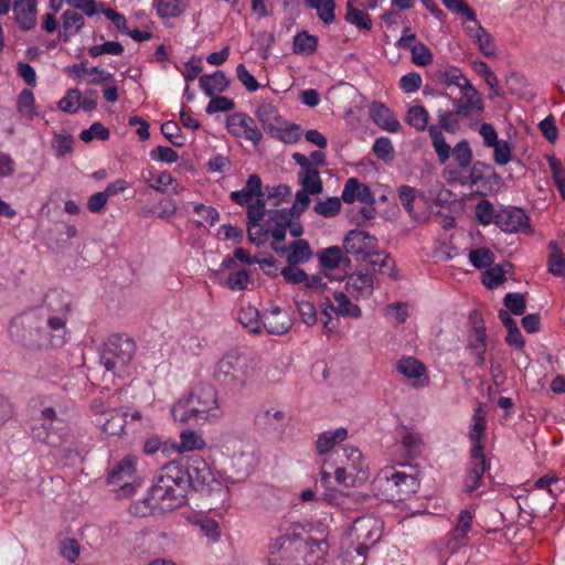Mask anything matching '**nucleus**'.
<instances>
[{
  "mask_svg": "<svg viewBox=\"0 0 565 565\" xmlns=\"http://www.w3.org/2000/svg\"><path fill=\"white\" fill-rule=\"evenodd\" d=\"M136 458L125 457L108 473V482L118 486L124 494H130L135 490Z\"/></svg>",
  "mask_w": 565,
  "mask_h": 565,
  "instance_id": "obj_17",
  "label": "nucleus"
},
{
  "mask_svg": "<svg viewBox=\"0 0 565 565\" xmlns=\"http://www.w3.org/2000/svg\"><path fill=\"white\" fill-rule=\"evenodd\" d=\"M470 466L463 482V491L471 493L480 486L484 472L489 469V463L483 452L471 451Z\"/></svg>",
  "mask_w": 565,
  "mask_h": 565,
  "instance_id": "obj_19",
  "label": "nucleus"
},
{
  "mask_svg": "<svg viewBox=\"0 0 565 565\" xmlns=\"http://www.w3.org/2000/svg\"><path fill=\"white\" fill-rule=\"evenodd\" d=\"M341 457L345 458L344 467H349L352 471L356 472V476L360 477V481L367 478L366 466L362 452L358 448L352 446L344 447Z\"/></svg>",
  "mask_w": 565,
  "mask_h": 565,
  "instance_id": "obj_35",
  "label": "nucleus"
},
{
  "mask_svg": "<svg viewBox=\"0 0 565 565\" xmlns=\"http://www.w3.org/2000/svg\"><path fill=\"white\" fill-rule=\"evenodd\" d=\"M311 524L290 523L269 546V565H322L328 544L311 536Z\"/></svg>",
  "mask_w": 565,
  "mask_h": 565,
  "instance_id": "obj_1",
  "label": "nucleus"
},
{
  "mask_svg": "<svg viewBox=\"0 0 565 565\" xmlns=\"http://www.w3.org/2000/svg\"><path fill=\"white\" fill-rule=\"evenodd\" d=\"M256 363L249 356L228 352L217 361L214 367L215 381L233 393L242 392L254 376Z\"/></svg>",
  "mask_w": 565,
  "mask_h": 565,
  "instance_id": "obj_5",
  "label": "nucleus"
},
{
  "mask_svg": "<svg viewBox=\"0 0 565 565\" xmlns=\"http://www.w3.org/2000/svg\"><path fill=\"white\" fill-rule=\"evenodd\" d=\"M494 254L487 247L471 249L469 260L473 267L481 269L487 268L494 262Z\"/></svg>",
  "mask_w": 565,
  "mask_h": 565,
  "instance_id": "obj_56",
  "label": "nucleus"
},
{
  "mask_svg": "<svg viewBox=\"0 0 565 565\" xmlns=\"http://www.w3.org/2000/svg\"><path fill=\"white\" fill-rule=\"evenodd\" d=\"M450 156L454 157L459 168H468L472 161V150L468 140L459 141L452 150L450 149Z\"/></svg>",
  "mask_w": 565,
  "mask_h": 565,
  "instance_id": "obj_54",
  "label": "nucleus"
},
{
  "mask_svg": "<svg viewBox=\"0 0 565 565\" xmlns=\"http://www.w3.org/2000/svg\"><path fill=\"white\" fill-rule=\"evenodd\" d=\"M162 135L174 146V147H183L184 146V137L181 134V129L177 121L168 120L161 125Z\"/></svg>",
  "mask_w": 565,
  "mask_h": 565,
  "instance_id": "obj_58",
  "label": "nucleus"
},
{
  "mask_svg": "<svg viewBox=\"0 0 565 565\" xmlns=\"http://www.w3.org/2000/svg\"><path fill=\"white\" fill-rule=\"evenodd\" d=\"M257 426L267 434L280 435L288 422L282 411L265 409L256 415Z\"/></svg>",
  "mask_w": 565,
  "mask_h": 565,
  "instance_id": "obj_25",
  "label": "nucleus"
},
{
  "mask_svg": "<svg viewBox=\"0 0 565 565\" xmlns=\"http://www.w3.org/2000/svg\"><path fill=\"white\" fill-rule=\"evenodd\" d=\"M60 554L71 563H74L81 553V545L76 539L66 537L60 541Z\"/></svg>",
  "mask_w": 565,
  "mask_h": 565,
  "instance_id": "obj_61",
  "label": "nucleus"
},
{
  "mask_svg": "<svg viewBox=\"0 0 565 565\" xmlns=\"http://www.w3.org/2000/svg\"><path fill=\"white\" fill-rule=\"evenodd\" d=\"M345 21L359 29L371 30L372 20L370 14L355 8L351 1L347 2Z\"/></svg>",
  "mask_w": 565,
  "mask_h": 565,
  "instance_id": "obj_49",
  "label": "nucleus"
},
{
  "mask_svg": "<svg viewBox=\"0 0 565 565\" xmlns=\"http://www.w3.org/2000/svg\"><path fill=\"white\" fill-rule=\"evenodd\" d=\"M319 265L323 269H343L345 273L351 268V259L339 246H330L317 253Z\"/></svg>",
  "mask_w": 565,
  "mask_h": 565,
  "instance_id": "obj_21",
  "label": "nucleus"
},
{
  "mask_svg": "<svg viewBox=\"0 0 565 565\" xmlns=\"http://www.w3.org/2000/svg\"><path fill=\"white\" fill-rule=\"evenodd\" d=\"M475 514L470 509L459 512L455 527L446 536V546L455 553L468 544V534L472 529Z\"/></svg>",
  "mask_w": 565,
  "mask_h": 565,
  "instance_id": "obj_16",
  "label": "nucleus"
},
{
  "mask_svg": "<svg viewBox=\"0 0 565 565\" xmlns=\"http://www.w3.org/2000/svg\"><path fill=\"white\" fill-rule=\"evenodd\" d=\"M17 108H18V111L23 117L32 118L35 115V111H34V95H33V93L31 90L23 89L19 94L18 100H17Z\"/></svg>",
  "mask_w": 565,
  "mask_h": 565,
  "instance_id": "obj_64",
  "label": "nucleus"
},
{
  "mask_svg": "<svg viewBox=\"0 0 565 565\" xmlns=\"http://www.w3.org/2000/svg\"><path fill=\"white\" fill-rule=\"evenodd\" d=\"M377 239L367 232L351 230L343 239L345 254H351L363 259L375 254Z\"/></svg>",
  "mask_w": 565,
  "mask_h": 565,
  "instance_id": "obj_13",
  "label": "nucleus"
},
{
  "mask_svg": "<svg viewBox=\"0 0 565 565\" xmlns=\"http://www.w3.org/2000/svg\"><path fill=\"white\" fill-rule=\"evenodd\" d=\"M374 482L379 489L384 490L386 499L390 501L404 500L405 497L416 491L418 484L414 476L393 469L383 470Z\"/></svg>",
  "mask_w": 565,
  "mask_h": 565,
  "instance_id": "obj_10",
  "label": "nucleus"
},
{
  "mask_svg": "<svg viewBox=\"0 0 565 565\" xmlns=\"http://www.w3.org/2000/svg\"><path fill=\"white\" fill-rule=\"evenodd\" d=\"M475 39L478 43L480 52L487 56L492 57L495 56L497 47L493 41V38L489 32H487L477 20L476 23V35Z\"/></svg>",
  "mask_w": 565,
  "mask_h": 565,
  "instance_id": "obj_51",
  "label": "nucleus"
},
{
  "mask_svg": "<svg viewBox=\"0 0 565 565\" xmlns=\"http://www.w3.org/2000/svg\"><path fill=\"white\" fill-rule=\"evenodd\" d=\"M262 327H264L269 334H284L289 331L291 322L286 312L279 307H274L271 310L262 315Z\"/></svg>",
  "mask_w": 565,
  "mask_h": 565,
  "instance_id": "obj_27",
  "label": "nucleus"
},
{
  "mask_svg": "<svg viewBox=\"0 0 565 565\" xmlns=\"http://www.w3.org/2000/svg\"><path fill=\"white\" fill-rule=\"evenodd\" d=\"M486 427L484 417L480 414V411L476 412L472 416V425L469 433V437L472 441L471 451H476L478 448V452H483L482 438Z\"/></svg>",
  "mask_w": 565,
  "mask_h": 565,
  "instance_id": "obj_43",
  "label": "nucleus"
},
{
  "mask_svg": "<svg viewBox=\"0 0 565 565\" xmlns=\"http://www.w3.org/2000/svg\"><path fill=\"white\" fill-rule=\"evenodd\" d=\"M238 320L253 333H259L262 331V316L255 307L248 306L241 309Z\"/></svg>",
  "mask_w": 565,
  "mask_h": 565,
  "instance_id": "obj_50",
  "label": "nucleus"
},
{
  "mask_svg": "<svg viewBox=\"0 0 565 565\" xmlns=\"http://www.w3.org/2000/svg\"><path fill=\"white\" fill-rule=\"evenodd\" d=\"M253 455L250 452L235 454L231 458V467L235 472L236 480L245 479L253 470Z\"/></svg>",
  "mask_w": 565,
  "mask_h": 565,
  "instance_id": "obj_42",
  "label": "nucleus"
},
{
  "mask_svg": "<svg viewBox=\"0 0 565 565\" xmlns=\"http://www.w3.org/2000/svg\"><path fill=\"white\" fill-rule=\"evenodd\" d=\"M12 10L15 22L23 31L32 30L36 24L38 1L13 0Z\"/></svg>",
  "mask_w": 565,
  "mask_h": 565,
  "instance_id": "obj_23",
  "label": "nucleus"
},
{
  "mask_svg": "<svg viewBox=\"0 0 565 565\" xmlns=\"http://www.w3.org/2000/svg\"><path fill=\"white\" fill-rule=\"evenodd\" d=\"M171 414L174 420L181 423L204 424L221 419L223 411L215 387L210 384H199L186 397L173 405Z\"/></svg>",
  "mask_w": 565,
  "mask_h": 565,
  "instance_id": "obj_4",
  "label": "nucleus"
},
{
  "mask_svg": "<svg viewBox=\"0 0 565 565\" xmlns=\"http://www.w3.org/2000/svg\"><path fill=\"white\" fill-rule=\"evenodd\" d=\"M552 253L548 257V270L555 276L565 275V255L558 250V245L555 241L548 243Z\"/></svg>",
  "mask_w": 565,
  "mask_h": 565,
  "instance_id": "obj_53",
  "label": "nucleus"
},
{
  "mask_svg": "<svg viewBox=\"0 0 565 565\" xmlns=\"http://www.w3.org/2000/svg\"><path fill=\"white\" fill-rule=\"evenodd\" d=\"M30 435L38 443L61 449L66 458L81 456L77 438L70 435L66 420L52 406L41 407L39 415L33 418Z\"/></svg>",
  "mask_w": 565,
  "mask_h": 565,
  "instance_id": "obj_3",
  "label": "nucleus"
},
{
  "mask_svg": "<svg viewBox=\"0 0 565 565\" xmlns=\"http://www.w3.org/2000/svg\"><path fill=\"white\" fill-rule=\"evenodd\" d=\"M443 4L451 12L466 17L467 20L477 23L476 12L465 0H441Z\"/></svg>",
  "mask_w": 565,
  "mask_h": 565,
  "instance_id": "obj_59",
  "label": "nucleus"
},
{
  "mask_svg": "<svg viewBox=\"0 0 565 565\" xmlns=\"http://www.w3.org/2000/svg\"><path fill=\"white\" fill-rule=\"evenodd\" d=\"M292 160L300 167L298 172L299 184L312 195L320 194L323 191V184L319 170L312 167V162L309 161L308 157L300 152H295Z\"/></svg>",
  "mask_w": 565,
  "mask_h": 565,
  "instance_id": "obj_15",
  "label": "nucleus"
},
{
  "mask_svg": "<svg viewBox=\"0 0 565 565\" xmlns=\"http://www.w3.org/2000/svg\"><path fill=\"white\" fill-rule=\"evenodd\" d=\"M318 46V38L306 31L299 32L292 42V52L295 54H312Z\"/></svg>",
  "mask_w": 565,
  "mask_h": 565,
  "instance_id": "obj_47",
  "label": "nucleus"
},
{
  "mask_svg": "<svg viewBox=\"0 0 565 565\" xmlns=\"http://www.w3.org/2000/svg\"><path fill=\"white\" fill-rule=\"evenodd\" d=\"M511 268L512 264L509 262L494 266L490 265L483 274V284L490 289L497 288L505 280V274Z\"/></svg>",
  "mask_w": 565,
  "mask_h": 565,
  "instance_id": "obj_40",
  "label": "nucleus"
},
{
  "mask_svg": "<svg viewBox=\"0 0 565 565\" xmlns=\"http://www.w3.org/2000/svg\"><path fill=\"white\" fill-rule=\"evenodd\" d=\"M62 29L58 33V39L66 43L70 39L78 32L85 24V19L82 13L74 10H66L62 17Z\"/></svg>",
  "mask_w": 565,
  "mask_h": 565,
  "instance_id": "obj_30",
  "label": "nucleus"
},
{
  "mask_svg": "<svg viewBox=\"0 0 565 565\" xmlns=\"http://www.w3.org/2000/svg\"><path fill=\"white\" fill-rule=\"evenodd\" d=\"M333 298L338 303L337 313L343 317H353L355 319L362 316L360 307L348 298L342 291H335Z\"/></svg>",
  "mask_w": 565,
  "mask_h": 565,
  "instance_id": "obj_52",
  "label": "nucleus"
},
{
  "mask_svg": "<svg viewBox=\"0 0 565 565\" xmlns=\"http://www.w3.org/2000/svg\"><path fill=\"white\" fill-rule=\"evenodd\" d=\"M348 437V430L340 427L333 431H323L318 436L316 448L319 455L329 452L334 445L343 441Z\"/></svg>",
  "mask_w": 565,
  "mask_h": 565,
  "instance_id": "obj_39",
  "label": "nucleus"
},
{
  "mask_svg": "<svg viewBox=\"0 0 565 565\" xmlns=\"http://www.w3.org/2000/svg\"><path fill=\"white\" fill-rule=\"evenodd\" d=\"M128 412L121 407H114L108 415L103 418H98L97 423L102 427V430L108 436H121L124 428L127 425Z\"/></svg>",
  "mask_w": 565,
  "mask_h": 565,
  "instance_id": "obj_29",
  "label": "nucleus"
},
{
  "mask_svg": "<svg viewBox=\"0 0 565 565\" xmlns=\"http://www.w3.org/2000/svg\"><path fill=\"white\" fill-rule=\"evenodd\" d=\"M341 201L337 196L328 198L324 201H319L315 204L313 211L323 217L330 218L340 213Z\"/></svg>",
  "mask_w": 565,
  "mask_h": 565,
  "instance_id": "obj_55",
  "label": "nucleus"
},
{
  "mask_svg": "<svg viewBox=\"0 0 565 565\" xmlns=\"http://www.w3.org/2000/svg\"><path fill=\"white\" fill-rule=\"evenodd\" d=\"M184 478L186 479L188 491H212L215 486L221 483L215 479L206 461L200 456L189 459H180Z\"/></svg>",
  "mask_w": 565,
  "mask_h": 565,
  "instance_id": "obj_11",
  "label": "nucleus"
},
{
  "mask_svg": "<svg viewBox=\"0 0 565 565\" xmlns=\"http://www.w3.org/2000/svg\"><path fill=\"white\" fill-rule=\"evenodd\" d=\"M256 117L262 122L265 131L269 135L279 124L285 120L279 115L278 109L271 103H262L257 106Z\"/></svg>",
  "mask_w": 565,
  "mask_h": 565,
  "instance_id": "obj_32",
  "label": "nucleus"
},
{
  "mask_svg": "<svg viewBox=\"0 0 565 565\" xmlns=\"http://www.w3.org/2000/svg\"><path fill=\"white\" fill-rule=\"evenodd\" d=\"M323 498L326 502L330 504L343 507L345 509H355V507L365 503L370 499V495L363 492L345 493L330 487L329 489H326Z\"/></svg>",
  "mask_w": 565,
  "mask_h": 565,
  "instance_id": "obj_24",
  "label": "nucleus"
},
{
  "mask_svg": "<svg viewBox=\"0 0 565 565\" xmlns=\"http://www.w3.org/2000/svg\"><path fill=\"white\" fill-rule=\"evenodd\" d=\"M434 81L437 84L444 85L446 87L457 86L460 90L471 85L469 79L465 77L461 71L454 66L436 71L434 74Z\"/></svg>",
  "mask_w": 565,
  "mask_h": 565,
  "instance_id": "obj_31",
  "label": "nucleus"
},
{
  "mask_svg": "<svg viewBox=\"0 0 565 565\" xmlns=\"http://www.w3.org/2000/svg\"><path fill=\"white\" fill-rule=\"evenodd\" d=\"M371 119L383 130L388 132L398 131L401 125L396 119L392 110L386 107L383 103L374 102L370 106L369 110Z\"/></svg>",
  "mask_w": 565,
  "mask_h": 565,
  "instance_id": "obj_28",
  "label": "nucleus"
},
{
  "mask_svg": "<svg viewBox=\"0 0 565 565\" xmlns=\"http://www.w3.org/2000/svg\"><path fill=\"white\" fill-rule=\"evenodd\" d=\"M40 307L14 318L9 332L13 339L31 349H42L43 338L39 334L41 326Z\"/></svg>",
  "mask_w": 565,
  "mask_h": 565,
  "instance_id": "obj_8",
  "label": "nucleus"
},
{
  "mask_svg": "<svg viewBox=\"0 0 565 565\" xmlns=\"http://www.w3.org/2000/svg\"><path fill=\"white\" fill-rule=\"evenodd\" d=\"M68 303H63L58 309L53 307V297H49L40 307L41 326L39 334L44 339L43 348L62 347L65 342L66 320Z\"/></svg>",
  "mask_w": 565,
  "mask_h": 565,
  "instance_id": "obj_6",
  "label": "nucleus"
},
{
  "mask_svg": "<svg viewBox=\"0 0 565 565\" xmlns=\"http://www.w3.org/2000/svg\"><path fill=\"white\" fill-rule=\"evenodd\" d=\"M437 115L439 124L429 126L428 132L438 160L444 164L450 158V146L446 142L441 130L456 134L460 129L459 118L461 116L457 114V109L447 110L441 108L438 109Z\"/></svg>",
  "mask_w": 565,
  "mask_h": 565,
  "instance_id": "obj_9",
  "label": "nucleus"
},
{
  "mask_svg": "<svg viewBox=\"0 0 565 565\" xmlns=\"http://www.w3.org/2000/svg\"><path fill=\"white\" fill-rule=\"evenodd\" d=\"M153 8L161 18H177L185 10L183 0H153Z\"/></svg>",
  "mask_w": 565,
  "mask_h": 565,
  "instance_id": "obj_44",
  "label": "nucleus"
},
{
  "mask_svg": "<svg viewBox=\"0 0 565 565\" xmlns=\"http://www.w3.org/2000/svg\"><path fill=\"white\" fill-rule=\"evenodd\" d=\"M375 258H371L369 260L370 273L373 274H382L387 275L391 279L396 280L398 278V274L396 270L395 262L391 258L390 255H381L379 253L373 254Z\"/></svg>",
  "mask_w": 565,
  "mask_h": 565,
  "instance_id": "obj_36",
  "label": "nucleus"
},
{
  "mask_svg": "<svg viewBox=\"0 0 565 565\" xmlns=\"http://www.w3.org/2000/svg\"><path fill=\"white\" fill-rule=\"evenodd\" d=\"M397 371L408 379H419L426 372V366L416 358L404 356L397 362Z\"/></svg>",
  "mask_w": 565,
  "mask_h": 565,
  "instance_id": "obj_45",
  "label": "nucleus"
},
{
  "mask_svg": "<svg viewBox=\"0 0 565 565\" xmlns=\"http://www.w3.org/2000/svg\"><path fill=\"white\" fill-rule=\"evenodd\" d=\"M503 303L508 311L515 316L524 313L526 308L525 297L519 292H509L504 296Z\"/></svg>",
  "mask_w": 565,
  "mask_h": 565,
  "instance_id": "obj_63",
  "label": "nucleus"
},
{
  "mask_svg": "<svg viewBox=\"0 0 565 565\" xmlns=\"http://www.w3.org/2000/svg\"><path fill=\"white\" fill-rule=\"evenodd\" d=\"M461 93L462 96L460 98L452 99L455 109H457V114H459L461 118H469L475 111L483 110L482 99L472 85L461 89Z\"/></svg>",
  "mask_w": 565,
  "mask_h": 565,
  "instance_id": "obj_22",
  "label": "nucleus"
},
{
  "mask_svg": "<svg viewBox=\"0 0 565 565\" xmlns=\"http://www.w3.org/2000/svg\"><path fill=\"white\" fill-rule=\"evenodd\" d=\"M288 225H290V217L287 216V212L281 209L268 211V218L265 222V226L269 227L273 238L286 239Z\"/></svg>",
  "mask_w": 565,
  "mask_h": 565,
  "instance_id": "obj_33",
  "label": "nucleus"
},
{
  "mask_svg": "<svg viewBox=\"0 0 565 565\" xmlns=\"http://www.w3.org/2000/svg\"><path fill=\"white\" fill-rule=\"evenodd\" d=\"M228 85L230 79L222 71H216L212 75H202L200 77V86L209 97L214 96L216 93L225 92Z\"/></svg>",
  "mask_w": 565,
  "mask_h": 565,
  "instance_id": "obj_34",
  "label": "nucleus"
},
{
  "mask_svg": "<svg viewBox=\"0 0 565 565\" xmlns=\"http://www.w3.org/2000/svg\"><path fill=\"white\" fill-rule=\"evenodd\" d=\"M82 94L77 88H71L58 102V108L67 114H75L79 109Z\"/></svg>",
  "mask_w": 565,
  "mask_h": 565,
  "instance_id": "obj_60",
  "label": "nucleus"
},
{
  "mask_svg": "<svg viewBox=\"0 0 565 565\" xmlns=\"http://www.w3.org/2000/svg\"><path fill=\"white\" fill-rule=\"evenodd\" d=\"M226 128L231 135L243 137L253 141L255 145L259 143L263 138V134L258 129L255 120L242 111L227 116Z\"/></svg>",
  "mask_w": 565,
  "mask_h": 565,
  "instance_id": "obj_14",
  "label": "nucleus"
},
{
  "mask_svg": "<svg viewBox=\"0 0 565 565\" xmlns=\"http://www.w3.org/2000/svg\"><path fill=\"white\" fill-rule=\"evenodd\" d=\"M529 222V216L519 207L502 209L497 212L495 225L507 233H516L527 228Z\"/></svg>",
  "mask_w": 565,
  "mask_h": 565,
  "instance_id": "obj_18",
  "label": "nucleus"
},
{
  "mask_svg": "<svg viewBox=\"0 0 565 565\" xmlns=\"http://www.w3.org/2000/svg\"><path fill=\"white\" fill-rule=\"evenodd\" d=\"M383 532V522L373 515L356 518L351 527L352 544L360 551H370L376 545Z\"/></svg>",
  "mask_w": 565,
  "mask_h": 565,
  "instance_id": "obj_12",
  "label": "nucleus"
},
{
  "mask_svg": "<svg viewBox=\"0 0 565 565\" xmlns=\"http://www.w3.org/2000/svg\"><path fill=\"white\" fill-rule=\"evenodd\" d=\"M186 494L188 484L181 461L172 460L160 469L148 497L130 507V513L143 518L171 512L185 503Z\"/></svg>",
  "mask_w": 565,
  "mask_h": 565,
  "instance_id": "obj_2",
  "label": "nucleus"
},
{
  "mask_svg": "<svg viewBox=\"0 0 565 565\" xmlns=\"http://www.w3.org/2000/svg\"><path fill=\"white\" fill-rule=\"evenodd\" d=\"M345 290L356 299L371 297L374 290L373 275L370 270L350 274L345 282Z\"/></svg>",
  "mask_w": 565,
  "mask_h": 565,
  "instance_id": "obj_20",
  "label": "nucleus"
},
{
  "mask_svg": "<svg viewBox=\"0 0 565 565\" xmlns=\"http://www.w3.org/2000/svg\"><path fill=\"white\" fill-rule=\"evenodd\" d=\"M269 135L285 143H295L300 139L301 129L299 125L285 120V124H279Z\"/></svg>",
  "mask_w": 565,
  "mask_h": 565,
  "instance_id": "obj_46",
  "label": "nucleus"
},
{
  "mask_svg": "<svg viewBox=\"0 0 565 565\" xmlns=\"http://www.w3.org/2000/svg\"><path fill=\"white\" fill-rule=\"evenodd\" d=\"M118 394L114 393L109 394L108 388H104L100 391V395L93 399L90 409L95 415H99V418L108 415L117 403H118Z\"/></svg>",
  "mask_w": 565,
  "mask_h": 565,
  "instance_id": "obj_41",
  "label": "nucleus"
},
{
  "mask_svg": "<svg viewBox=\"0 0 565 565\" xmlns=\"http://www.w3.org/2000/svg\"><path fill=\"white\" fill-rule=\"evenodd\" d=\"M476 217L482 225L495 224L497 213L493 204L487 199L479 201L476 205Z\"/></svg>",
  "mask_w": 565,
  "mask_h": 565,
  "instance_id": "obj_57",
  "label": "nucleus"
},
{
  "mask_svg": "<svg viewBox=\"0 0 565 565\" xmlns=\"http://www.w3.org/2000/svg\"><path fill=\"white\" fill-rule=\"evenodd\" d=\"M367 551H360L355 544H350L341 554L343 565H364Z\"/></svg>",
  "mask_w": 565,
  "mask_h": 565,
  "instance_id": "obj_62",
  "label": "nucleus"
},
{
  "mask_svg": "<svg viewBox=\"0 0 565 565\" xmlns=\"http://www.w3.org/2000/svg\"><path fill=\"white\" fill-rule=\"evenodd\" d=\"M312 257V249L307 239L298 238L294 241L288 249L287 263L298 265L307 263Z\"/></svg>",
  "mask_w": 565,
  "mask_h": 565,
  "instance_id": "obj_37",
  "label": "nucleus"
},
{
  "mask_svg": "<svg viewBox=\"0 0 565 565\" xmlns=\"http://www.w3.org/2000/svg\"><path fill=\"white\" fill-rule=\"evenodd\" d=\"M429 115L424 106H412L408 108L405 121L418 131H424L428 127Z\"/></svg>",
  "mask_w": 565,
  "mask_h": 565,
  "instance_id": "obj_48",
  "label": "nucleus"
},
{
  "mask_svg": "<svg viewBox=\"0 0 565 565\" xmlns=\"http://www.w3.org/2000/svg\"><path fill=\"white\" fill-rule=\"evenodd\" d=\"M136 351L132 339L114 334L104 343L100 351V363L106 371L115 375L124 376L127 366L130 364Z\"/></svg>",
  "mask_w": 565,
  "mask_h": 565,
  "instance_id": "obj_7",
  "label": "nucleus"
},
{
  "mask_svg": "<svg viewBox=\"0 0 565 565\" xmlns=\"http://www.w3.org/2000/svg\"><path fill=\"white\" fill-rule=\"evenodd\" d=\"M398 436L403 448L409 457L415 458L420 455L423 439L418 433L404 426L399 429Z\"/></svg>",
  "mask_w": 565,
  "mask_h": 565,
  "instance_id": "obj_38",
  "label": "nucleus"
},
{
  "mask_svg": "<svg viewBox=\"0 0 565 565\" xmlns=\"http://www.w3.org/2000/svg\"><path fill=\"white\" fill-rule=\"evenodd\" d=\"M341 199L349 204L354 201H359L360 203H375L374 194L370 186L360 182L356 178L347 180Z\"/></svg>",
  "mask_w": 565,
  "mask_h": 565,
  "instance_id": "obj_26",
  "label": "nucleus"
}]
</instances>
